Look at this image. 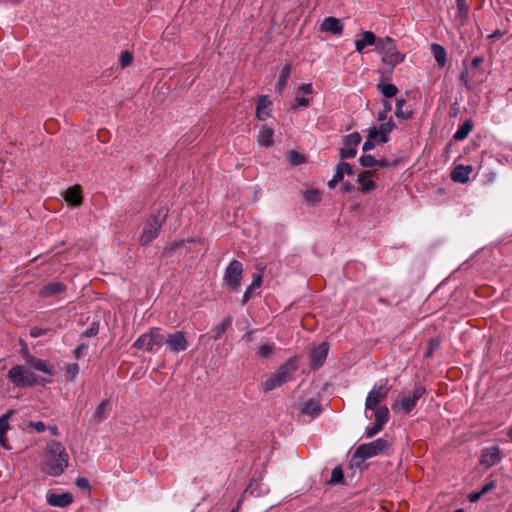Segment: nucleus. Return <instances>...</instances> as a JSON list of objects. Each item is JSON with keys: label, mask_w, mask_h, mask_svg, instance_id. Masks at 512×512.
Returning a JSON list of instances; mask_svg holds the SVG:
<instances>
[{"label": "nucleus", "mask_w": 512, "mask_h": 512, "mask_svg": "<svg viewBox=\"0 0 512 512\" xmlns=\"http://www.w3.org/2000/svg\"><path fill=\"white\" fill-rule=\"evenodd\" d=\"M45 472L50 476H60L68 466L69 456L63 445L55 440L47 444Z\"/></svg>", "instance_id": "f257e3e1"}, {"label": "nucleus", "mask_w": 512, "mask_h": 512, "mask_svg": "<svg viewBox=\"0 0 512 512\" xmlns=\"http://www.w3.org/2000/svg\"><path fill=\"white\" fill-rule=\"evenodd\" d=\"M298 369V360L292 357L281 365L276 372L272 373L263 383L262 388L265 392L281 386L283 383L291 380L292 374Z\"/></svg>", "instance_id": "f03ea898"}, {"label": "nucleus", "mask_w": 512, "mask_h": 512, "mask_svg": "<svg viewBox=\"0 0 512 512\" xmlns=\"http://www.w3.org/2000/svg\"><path fill=\"white\" fill-rule=\"evenodd\" d=\"M168 209L160 208L157 214L151 215L145 222L139 242L142 246L149 244L157 238L159 231L166 221Z\"/></svg>", "instance_id": "7ed1b4c3"}, {"label": "nucleus", "mask_w": 512, "mask_h": 512, "mask_svg": "<svg viewBox=\"0 0 512 512\" xmlns=\"http://www.w3.org/2000/svg\"><path fill=\"white\" fill-rule=\"evenodd\" d=\"M426 394V388L418 383L414 386L411 393L403 395L401 399L392 405L394 412L402 411L409 414L417 405L418 400Z\"/></svg>", "instance_id": "20e7f679"}, {"label": "nucleus", "mask_w": 512, "mask_h": 512, "mask_svg": "<svg viewBox=\"0 0 512 512\" xmlns=\"http://www.w3.org/2000/svg\"><path fill=\"white\" fill-rule=\"evenodd\" d=\"M164 344V334L161 333L160 328H151L149 332L140 335L132 344L135 349H143L145 351H152L153 348L161 347Z\"/></svg>", "instance_id": "39448f33"}, {"label": "nucleus", "mask_w": 512, "mask_h": 512, "mask_svg": "<svg viewBox=\"0 0 512 512\" xmlns=\"http://www.w3.org/2000/svg\"><path fill=\"white\" fill-rule=\"evenodd\" d=\"M390 447V443L384 438H378L372 442L359 445L353 458L368 459L384 453Z\"/></svg>", "instance_id": "423d86ee"}, {"label": "nucleus", "mask_w": 512, "mask_h": 512, "mask_svg": "<svg viewBox=\"0 0 512 512\" xmlns=\"http://www.w3.org/2000/svg\"><path fill=\"white\" fill-rule=\"evenodd\" d=\"M388 379H382L375 383L372 389L369 391L365 400V413L366 417L369 410L381 406L380 403L388 396L389 388L387 387Z\"/></svg>", "instance_id": "0eeeda50"}, {"label": "nucleus", "mask_w": 512, "mask_h": 512, "mask_svg": "<svg viewBox=\"0 0 512 512\" xmlns=\"http://www.w3.org/2000/svg\"><path fill=\"white\" fill-rule=\"evenodd\" d=\"M242 273V263L236 259L232 260L225 269L223 280L231 291H238L241 285Z\"/></svg>", "instance_id": "6e6552de"}, {"label": "nucleus", "mask_w": 512, "mask_h": 512, "mask_svg": "<svg viewBox=\"0 0 512 512\" xmlns=\"http://www.w3.org/2000/svg\"><path fill=\"white\" fill-rule=\"evenodd\" d=\"M164 344L170 353L178 354L187 350L189 343L183 331H175L164 335Z\"/></svg>", "instance_id": "1a4fd4ad"}, {"label": "nucleus", "mask_w": 512, "mask_h": 512, "mask_svg": "<svg viewBox=\"0 0 512 512\" xmlns=\"http://www.w3.org/2000/svg\"><path fill=\"white\" fill-rule=\"evenodd\" d=\"M361 135L358 132L350 133L343 137L344 147L340 148L339 156L342 160L354 158L357 154L356 147L361 142Z\"/></svg>", "instance_id": "9d476101"}, {"label": "nucleus", "mask_w": 512, "mask_h": 512, "mask_svg": "<svg viewBox=\"0 0 512 512\" xmlns=\"http://www.w3.org/2000/svg\"><path fill=\"white\" fill-rule=\"evenodd\" d=\"M396 128V124L392 117L388 121L381 123L379 126H373L368 129L369 138H376L381 144L389 141V134Z\"/></svg>", "instance_id": "9b49d317"}, {"label": "nucleus", "mask_w": 512, "mask_h": 512, "mask_svg": "<svg viewBox=\"0 0 512 512\" xmlns=\"http://www.w3.org/2000/svg\"><path fill=\"white\" fill-rule=\"evenodd\" d=\"M329 345L326 342L320 343L314 347L310 353V365L314 370L319 369L327 358Z\"/></svg>", "instance_id": "f8f14e48"}, {"label": "nucleus", "mask_w": 512, "mask_h": 512, "mask_svg": "<svg viewBox=\"0 0 512 512\" xmlns=\"http://www.w3.org/2000/svg\"><path fill=\"white\" fill-rule=\"evenodd\" d=\"M25 373L26 368L23 365H16L8 371V378L17 387H33L34 380L25 381Z\"/></svg>", "instance_id": "ddd939ff"}, {"label": "nucleus", "mask_w": 512, "mask_h": 512, "mask_svg": "<svg viewBox=\"0 0 512 512\" xmlns=\"http://www.w3.org/2000/svg\"><path fill=\"white\" fill-rule=\"evenodd\" d=\"M501 460V451L498 446H491L482 451L480 464L490 468Z\"/></svg>", "instance_id": "4468645a"}, {"label": "nucleus", "mask_w": 512, "mask_h": 512, "mask_svg": "<svg viewBox=\"0 0 512 512\" xmlns=\"http://www.w3.org/2000/svg\"><path fill=\"white\" fill-rule=\"evenodd\" d=\"M67 291V286L59 281L49 282L41 287L39 295L43 298L55 297Z\"/></svg>", "instance_id": "2eb2a0df"}, {"label": "nucleus", "mask_w": 512, "mask_h": 512, "mask_svg": "<svg viewBox=\"0 0 512 512\" xmlns=\"http://www.w3.org/2000/svg\"><path fill=\"white\" fill-rule=\"evenodd\" d=\"M320 31L340 35L343 32V23L336 17H326L321 23Z\"/></svg>", "instance_id": "dca6fc26"}, {"label": "nucleus", "mask_w": 512, "mask_h": 512, "mask_svg": "<svg viewBox=\"0 0 512 512\" xmlns=\"http://www.w3.org/2000/svg\"><path fill=\"white\" fill-rule=\"evenodd\" d=\"M73 502V496L69 492H64L61 494L57 493H48L47 494V503L54 507H67Z\"/></svg>", "instance_id": "f3484780"}, {"label": "nucleus", "mask_w": 512, "mask_h": 512, "mask_svg": "<svg viewBox=\"0 0 512 512\" xmlns=\"http://www.w3.org/2000/svg\"><path fill=\"white\" fill-rule=\"evenodd\" d=\"M271 105L272 102L269 100L268 96H259L256 105V118L261 121L266 120L270 116Z\"/></svg>", "instance_id": "a211bd4d"}, {"label": "nucleus", "mask_w": 512, "mask_h": 512, "mask_svg": "<svg viewBox=\"0 0 512 512\" xmlns=\"http://www.w3.org/2000/svg\"><path fill=\"white\" fill-rule=\"evenodd\" d=\"M472 170L471 165H457L451 173V179L454 182L464 184L469 180V175Z\"/></svg>", "instance_id": "6ab92c4d"}, {"label": "nucleus", "mask_w": 512, "mask_h": 512, "mask_svg": "<svg viewBox=\"0 0 512 512\" xmlns=\"http://www.w3.org/2000/svg\"><path fill=\"white\" fill-rule=\"evenodd\" d=\"M26 362L27 364L34 368L35 370L42 372L46 375L52 376L54 374V371L51 367L48 366L46 361L36 358L30 354L26 356Z\"/></svg>", "instance_id": "aec40b11"}, {"label": "nucleus", "mask_w": 512, "mask_h": 512, "mask_svg": "<svg viewBox=\"0 0 512 512\" xmlns=\"http://www.w3.org/2000/svg\"><path fill=\"white\" fill-rule=\"evenodd\" d=\"M405 58V55L401 52H399L396 49V46L392 48L389 52L382 55V62L391 68H394L399 63L403 62Z\"/></svg>", "instance_id": "412c9836"}, {"label": "nucleus", "mask_w": 512, "mask_h": 512, "mask_svg": "<svg viewBox=\"0 0 512 512\" xmlns=\"http://www.w3.org/2000/svg\"><path fill=\"white\" fill-rule=\"evenodd\" d=\"M361 39L355 41V49L359 53H363L366 46H374L376 35L372 31H363Z\"/></svg>", "instance_id": "4be33fe9"}, {"label": "nucleus", "mask_w": 512, "mask_h": 512, "mask_svg": "<svg viewBox=\"0 0 512 512\" xmlns=\"http://www.w3.org/2000/svg\"><path fill=\"white\" fill-rule=\"evenodd\" d=\"M300 410L303 414L314 418L321 413V405L317 400L308 399L301 404Z\"/></svg>", "instance_id": "5701e85b"}, {"label": "nucleus", "mask_w": 512, "mask_h": 512, "mask_svg": "<svg viewBox=\"0 0 512 512\" xmlns=\"http://www.w3.org/2000/svg\"><path fill=\"white\" fill-rule=\"evenodd\" d=\"M371 176V171H364L358 175L357 182L361 185L363 193H369L376 188V183L370 179Z\"/></svg>", "instance_id": "b1692460"}, {"label": "nucleus", "mask_w": 512, "mask_h": 512, "mask_svg": "<svg viewBox=\"0 0 512 512\" xmlns=\"http://www.w3.org/2000/svg\"><path fill=\"white\" fill-rule=\"evenodd\" d=\"M274 130L267 126H262L257 135V141L261 146L271 147L274 143L273 140Z\"/></svg>", "instance_id": "393cba45"}, {"label": "nucleus", "mask_w": 512, "mask_h": 512, "mask_svg": "<svg viewBox=\"0 0 512 512\" xmlns=\"http://www.w3.org/2000/svg\"><path fill=\"white\" fill-rule=\"evenodd\" d=\"M375 51L381 55H384L385 53L389 52L392 48H394L396 45L394 43V40L388 36L384 38H377L375 42Z\"/></svg>", "instance_id": "a878e982"}, {"label": "nucleus", "mask_w": 512, "mask_h": 512, "mask_svg": "<svg viewBox=\"0 0 512 512\" xmlns=\"http://www.w3.org/2000/svg\"><path fill=\"white\" fill-rule=\"evenodd\" d=\"M406 100L404 98H398L396 100L395 116L401 120H408L412 118L413 112L411 109L405 108Z\"/></svg>", "instance_id": "bb28decb"}, {"label": "nucleus", "mask_w": 512, "mask_h": 512, "mask_svg": "<svg viewBox=\"0 0 512 512\" xmlns=\"http://www.w3.org/2000/svg\"><path fill=\"white\" fill-rule=\"evenodd\" d=\"M64 198L67 202L74 206L80 205L82 202L81 188L79 186H74L67 189Z\"/></svg>", "instance_id": "cd10ccee"}, {"label": "nucleus", "mask_w": 512, "mask_h": 512, "mask_svg": "<svg viewBox=\"0 0 512 512\" xmlns=\"http://www.w3.org/2000/svg\"><path fill=\"white\" fill-rule=\"evenodd\" d=\"M474 127L473 121L471 119H467L455 132L453 135V140L462 141L466 139L469 133L472 131Z\"/></svg>", "instance_id": "c85d7f7f"}, {"label": "nucleus", "mask_w": 512, "mask_h": 512, "mask_svg": "<svg viewBox=\"0 0 512 512\" xmlns=\"http://www.w3.org/2000/svg\"><path fill=\"white\" fill-rule=\"evenodd\" d=\"M109 411V402L108 400H103L95 409L94 414L92 416V421L94 423H100L102 420L108 417Z\"/></svg>", "instance_id": "c756f323"}, {"label": "nucleus", "mask_w": 512, "mask_h": 512, "mask_svg": "<svg viewBox=\"0 0 512 512\" xmlns=\"http://www.w3.org/2000/svg\"><path fill=\"white\" fill-rule=\"evenodd\" d=\"M231 324L232 316L228 315L212 329L211 332L213 334L211 335V338L214 340L219 339L222 336V334L225 333V331L231 326Z\"/></svg>", "instance_id": "7c9ffc66"}, {"label": "nucleus", "mask_w": 512, "mask_h": 512, "mask_svg": "<svg viewBox=\"0 0 512 512\" xmlns=\"http://www.w3.org/2000/svg\"><path fill=\"white\" fill-rule=\"evenodd\" d=\"M431 52L440 67L446 65V50L445 48L437 43L431 44Z\"/></svg>", "instance_id": "2f4dec72"}, {"label": "nucleus", "mask_w": 512, "mask_h": 512, "mask_svg": "<svg viewBox=\"0 0 512 512\" xmlns=\"http://www.w3.org/2000/svg\"><path fill=\"white\" fill-rule=\"evenodd\" d=\"M291 70H292V67H291L290 63L286 64L283 67V69L281 70L280 76H279V80L275 87L276 92L281 93L283 91V89L285 88V86L287 84L288 79L290 78Z\"/></svg>", "instance_id": "473e14b6"}, {"label": "nucleus", "mask_w": 512, "mask_h": 512, "mask_svg": "<svg viewBox=\"0 0 512 512\" xmlns=\"http://www.w3.org/2000/svg\"><path fill=\"white\" fill-rule=\"evenodd\" d=\"M262 284V275L261 274H254L252 283L248 286L246 291L243 294L242 298V304L247 303L250 298L252 297V292L254 289L259 288Z\"/></svg>", "instance_id": "72a5a7b5"}, {"label": "nucleus", "mask_w": 512, "mask_h": 512, "mask_svg": "<svg viewBox=\"0 0 512 512\" xmlns=\"http://www.w3.org/2000/svg\"><path fill=\"white\" fill-rule=\"evenodd\" d=\"M372 411H374L375 422L385 426L389 420L388 407L385 405L377 406V408H374Z\"/></svg>", "instance_id": "f704fd0d"}, {"label": "nucleus", "mask_w": 512, "mask_h": 512, "mask_svg": "<svg viewBox=\"0 0 512 512\" xmlns=\"http://www.w3.org/2000/svg\"><path fill=\"white\" fill-rule=\"evenodd\" d=\"M303 198L308 205L315 206L321 200V192L317 189H307L303 193Z\"/></svg>", "instance_id": "c9c22d12"}, {"label": "nucleus", "mask_w": 512, "mask_h": 512, "mask_svg": "<svg viewBox=\"0 0 512 512\" xmlns=\"http://www.w3.org/2000/svg\"><path fill=\"white\" fill-rule=\"evenodd\" d=\"M377 89L385 98H392L398 93V88L392 83H378Z\"/></svg>", "instance_id": "e433bc0d"}, {"label": "nucleus", "mask_w": 512, "mask_h": 512, "mask_svg": "<svg viewBox=\"0 0 512 512\" xmlns=\"http://www.w3.org/2000/svg\"><path fill=\"white\" fill-rule=\"evenodd\" d=\"M275 350L276 346L274 343L263 344L258 348L256 356L262 359L269 358L272 356Z\"/></svg>", "instance_id": "4c0bfd02"}, {"label": "nucleus", "mask_w": 512, "mask_h": 512, "mask_svg": "<svg viewBox=\"0 0 512 512\" xmlns=\"http://www.w3.org/2000/svg\"><path fill=\"white\" fill-rule=\"evenodd\" d=\"M456 6L457 17L460 18L462 21L466 20L468 18L469 12V5L467 3V0H456Z\"/></svg>", "instance_id": "58836bf2"}, {"label": "nucleus", "mask_w": 512, "mask_h": 512, "mask_svg": "<svg viewBox=\"0 0 512 512\" xmlns=\"http://www.w3.org/2000/svg\"><path fill=\"white\" fill-rule=\"evenodd\" d=\"M14 413L13 410H9L6 414L0 417V439L6 434L9 429L8 420L10 416Z\"/></svg>", "instance_id": "ea45409f"}, {"label": "nucleus", "mask_w": 512, "mask_h": 512, "mask_svg": "<svg viewBox=\"0 0 512 512\" xmlns=\"http://www.w3.org/2000/svg\"><path fill=\"white\" fill-rule=\"evenodd\" d=\"M344 481V474L341 466H336L333 468L330 478V483L332 484H340Z\"/></svg>", "instance_id": "a19ab883"}, {"label": "nucleus", "mask_w": 512, "mask_h": 512, "mask_svg": "<svg viewBox=\"0 0 512 512\" xmlns=\"http://www.w3.org/2000/svg\"><path fill=\"white\" fill-rule=\"evenodd\" d=\"M359 163L362 167L373 168L377 166V159L370 154H365L359 158Z\"/></svg>", "instance_id": "79ce46f5"}, {"label": "nucleus", "mask_w": 512, "mask_h": 512, "mask_svg": "<svg viewBox=\"0 0 512 512\" xmlns=\"http://www.w3.org/2000/svg\"><path fill=\"white\" fill-rule=\"evenodd\" d=\"M79 365L77 363H71L65 368V377L67 380H73L79 373Z\"/></svg>", "instance_id": "37998d69"}, {"label": "nucleus", "mask_w": 512, "mask_h": 512, "mask_svg": "<svg viewBox=\"0 0 512 512\" xmlns=\"http://www.w3.org/2000/svg\"><path fill=\"white\" fill-rule=\"evenodd\" d=\"M288 160L292 165H300L305 162V156L297 151H290L288 153Z\"/></svg>", "instance_id": "c03bdc74"}, {"label": "nucleus", "mask_w": 512, "mask_h": 512, "mask_svg": "<svg viewBox=\"0 0 512 512\" xmlns=\"http://www.w3.org/2000/svg\"><path fill=\"white\" fill-rule=\"evenodd\" d=\"M24 378H25V381H28V382L31 380H34L33 386H35L37 384L46 385L48 383H51L50 379H48V378H40L39 379L36 376H34V374L27 369H26Z\"/></svg>", "instance_id": "a18cd8bd"}, {"label": "nucleus", "mask_w": 512, "mask_h": 512, "mask_svg": "<svg viewBox=\"0 0 512 512\" xmlns=\"http://www.w3.org/2000/svg\"><path fill=\"white\" fill-rule=\"evenodd\" d=\"M184 244V241H172L166 244L163 249V254L171 255L177 248L181 247Z\"/></svg>", "instance_id": "49530a36"}, {"label": "nucleus", "mask_w": 512, "mask_h": 512, "mask_svg": "<svg viewBox=\"0 0 512 512\" xmlns=\"http://www.w3.org/2000/svg\"><path fill=\"white\" fill-rule=\"evenodd\" d=\"M132 60H133V56L129 51H127V50L122 51L120 58H119V63L121 65V67L125 68V67L129 66L132 63Z\"/></svg>", "instance_id": "de8ad7c7"}, {"label": "nucleus", "mask_w": 512, "mask_h": 512, "mask_svg": "<svg viewBox=\"0 0 512 512\" xmlns=\"http://www.w3.org/2000/svg\"><path fill=\"white\" fill-rule=\"evenodd\" d=\"M310 104V100L305 97L296 96L293 103L291 104L292 109H298L299 107H307Z\"/></svg>", "instance_id": "09e8293b"}, {"label": "nucleus", "mask_w": 512, "mask_h": 512, "mask_svg": "<svg viewBox=\"0 0 512 512\" xmlns=\"http://www.w3.org/2000/svg\"><path fill=\"white\" fill-rule=\"evenodd\" d=\"M383 427V425L375 422L372 426L366 428L365 436L367 438H371L375 436L377 433H379L383 429Z\"/></svg>", "instance_id": "8fccbe9b"}, {"label": "nucleus", "mask_w": 512, "mask_h": 512, "mask_svg": "<svg viewBox=\"0 0 512 512\" xmlns=\"http://www.w3.org/2000/svg\"><path fill=\"white\" fill-rule=\"evenodd\" d=\"M99 332V323L98 322H92L90 327L86 329L83 333L84 337H93L97 335Z\"/></svg>", "instance_id": "3c124183"}, {"label": "nucleus", "mask_w": 512, "mask_h": 512, "mask_svg": "<svg viewBox=\"0 0 512 512\" xmlns=\"http://www.w3.org/2000/svg\"><path fill=\"white\" fill-rule=\"evenodd\" d=\"M49 331L48 328H39V327H31L29 330V335L32 338H38L40 336L45 335Z\"/></svg>", "instance_id": "603ef678"}, {"label": "nucleus", "mask_w": 512, "mask_h": 512, "mask_svg": "<svg viewBox=\"0 0 512 512\" xmlns=\"http://www.w3.org/2000/svg\"><path fill=\"white\" fill-rule=\"evenodd\" d=\"M459 79L467 89H470V78L467 66L462 70Z\"/></svg>", "instance_id": "864d4df0"}, {"label": "nucleus", "mask_w": 512, "mask_h": 512, "mask_svg": "<svg viewBox=\"0 0 512 512\" xmlns=\"http://www.w3.org/2000/svg\"><path fill=\"white\" fill-rule=\"evenodd\" d=\"M75 484L78 488L80 489H84V490H90L91 486H90V483L88 481V479L84 478V477H78L75 481Z\"/></svg>", "instance_id": "5fc2aeb1"}, {"label": "nucleus", "mask_w": 512, "mask_h": 512, "mask_svg": "<svg viewBox=\"0 0 512 512\" xmlns=\"http://www.w3.org/2000/svg\"><path fill=\"white\" fill-rule=\"evenodd\" d=\"M375 141H377L376 138H369V134L367 135V140L364 142L362 149L363 151H369L374 149L375 147Z\"/></svg>", "instance_id": "6e6d98bb"}, {"label": "nucleus", "mask_w": 512, "mask_h": 512, "mask_svg": "<svg viewBox=\"0 0 512 512\" xmlns=\"http://www.w3.org/2000/svg\"><path fill=\"white\" fill-rule=\"evenodd\" d=\"M29 427H32L39 433H42L46 430V425L42 421L30 422Z\"/></svg>", "instance_id": "4d7b16f0"}, {"label": "nucleus", "mask_w": 512, "mask_h": 512, "mask_svg": "<svg viewBox=\"0 0 512 512\" xmlns=\"http://www.w3.org/2000/svg\"><path fill=\"white\" fill-rule=\"evenodd\" d=\"M439 346V342L435 339H430L429 342H428V348H427V351H426V357H429L434 349H436L437 347Z\"/></svg>", "instance_id": "13d9d810"}, {"label": "nucleus", "mask_w": 512, "mask_h": 512, "mask_svg": "<svg viewBox=\"0 0 512 512\" xmlns=\"http://www.w3.org/2000/svg\"><path fill=\"white\" fill-rule=\"evenodd\" d=\"M496 487L495 480H489L481 489L480 492L482 495L488 493L489 491L493 490Z\"/></svg>", "instance_id": "bf43d9fd"}, {"label": "nucleus", "mask_w": 512, "mask_h": 512, "mask_svg": "<svg viewBox=\"0 0 512 512\" xmlns=\"http://www.w3.org/2000/svg\"><path fill=\"white\" fill-rule=\"evenodd\" d=\"M312 91H313L312 84L305 83V84H302L301 86H299V88L297 90V94H299V93L311 94Z\"/></svg>", "instance_id": "052dcab7"}, {"label": "nucleus", "mask_w": 512, "mask_h": 512, "mask_svg": "<svg viewBox=\"0 0 512 512\" xmlns=\"http://www.w3.org/2000/svg\"><path fill=\"white\" fill-rule=\"evenodd\" d=\"M339 166L343 170L344 174H347V175H353L354 174L353 168H352V166L349 163L340 162Z\"/></svg>", "instance_id": "680f3d73"}, {"label": "nucleus", "mask_w": 512, "mask_h": 512, "mask_svg": "<svg viewBox=\"0 0 512 512\" xmlns=\"http://www.w3.org/2000/svg\"><path fill=\"white\" fill-rule=\"evenodd\" d=\"M88 346L84 343L78 345L74 350L73 354L76 358H79L84 350H86Z\"/></svg>", "instance_id": "e2e57ef3"}, {"label": "nucleus", "mask_w": 512, "mask_h": 512, "mask_svg": "<svg viewBox=\"0 0 512 512\" xmlns=\"http://www.w3.org/2000/svg\"><path fill=\"white\" fill-rule=\"evenodd\" d=\"M343 177H344V172L343 170L340 168L339 164L337 165L336 167V171H335V174L333 176V178L335 180H337V182H341L343 180Z\"/></svg>", "instance_id": "0e129e2a"}, {"label": "nucleus", "mask_w": 512, "mask_h": 512, "mask_svg": "<svg viewBox=\"0 0 512 512\" xmlns=\"http://www.w3.org/2000/svg\"><path fill=\"white\" fill-rule=\"evenodd\" d=\"M396 164H397V161L390 162L389 160H387L385 158L377 160V166H380V167H390V166L396 165Z\"/></svg>", "instance_id": "69168bd1"}, {"label": "nucleus", "mask_w": 512, "mask_h": 512, "mask_svg": "<svg viewBox=\"0 0 512 512\" xmlns=\"http://www.w3.org/2000/svg\"><path fill=\"white\" fill-rule=\"evenodd\" d=\"M482 493L480 491L472 492L468 495V500L472 503L477 502L481 498Z\"/></svg>", "instance_id": "338daca9"}, {"label": "nucleus", "mask_w": 512, "mask_h": 512, "mask_svg": "<svg viewBox=\"0 0 512 512\" xmlns=\"http://www.w3.org/2000/svg\"><path fill=\"white\" fill-rule=\"evenodd\" d=\"M388 114L389 113L384 112V110H380L377 114V120L380 121L381 123L388 121L390 117Z\"/></svg>", "instance_id": "774afa93"}]
</instances>
